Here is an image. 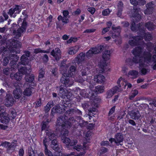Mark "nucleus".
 <instances>
[{
  "label": "nucleus",
  "mask_w": 156,
  "mask_h": 156,
  "mask_svg": "<svg viewBox=\"0 0 156 156\" xmlns=\"http://www.w3.org/2000/svg\"><path fill=\"white\" fill-rule=\"evenodd\" d=\"M130 115L133 119H138L139 118L138 111L136 112L132 111L130 113Z\"/></svg>",
  "instance_id": "37"
},
{
  "label": "nucleus",
  "mask_w": 156,
  "mask_h": 156,
  "mask_svg": "<svg viewBox=\"0 0 156 156\" xmlns=\"http://www.w3.org/2000/svg\"><path fill=\"white\" fill-rule=\"evenodd\" d=\"M75 111V109L71 108L66 111L63 116H60L57 119V125L61 127L59 130L60 135L62 136L61 139L63 142L66 146H73V149L78 151H82L75 156H83L86 153L87 150V147L84 143L83 146L80 144L75 146L77 143V140H71L69 138L66 137L69 133L68 128L71 127L75 121L73 117Z\"/></svg>",
  "instance_id": "1"
},
{
  "label": "nucleus",
  "mask_w": 156,
  "mask_h": 156,
  "mask_svg": "<svg viewBox=\"0 0 156 156\" xmlns=\"http://www.w3.org/2000/svg\"><path fill=\"white\" fill-rule=\"evenodd\" d=\"M48 125V124L43 122L41 127V131L45 130L46 129Z\"/></svg>",
  "instance_id": "63"
},
{
  "label": "nucleus",
  "mask_w": 156,
  "mask_h": 156,
  "mask_svg": "<svg viewBox=\"0 0 156 156\" xmlns=\"http://www.w3.org/2000/svg\"><path fill=\"white\" fill-rule=\"evenodd\" d=\"M115 107V106H113L110 109L108 115V116H110L114 112Z\"/></svg>",
  "instance_id": "58"
},
{
  "label": "nucleus",
  "mask_w": 156,
  "mask_h": 156,
  "mask_svg": "<svg viewBox=\"0 0 156 156\" xmlns=\"http://www.w3.org/2000/svg\"><path fill=\"white\" fill-rule=\"evenodd\" d=\"M35 103L36 104L35 106V108H37L38 107L41 106V98H39L38 100L37 101L35 102Z\"/></svg>",
  "instance_id": "52"
},
{
  "label": "nucleus",
  "mask_w": 156,
  "mask_h": 156,
  "mask_svg": "<svg viewBox=\"0 0 156 156\" xmlns=\"http://www.w3.org/2000/svg\"><path fill=\"white\" fill-rule=\"evenodd\" d=\"M15 100L13 96L9 94H7L6 98L5 101V104L7 107H10L13 105Z\"/></svg>",
  "instance_id": "15"
},
{
  "label": "nucleus",
  "mask_w": 156,
  "mask_h": 156,
  "mask_svg": "<svg viewBox=\"0 0 156 156\" xmlns=\"http://www.w3.org/2000/svg\"><path fill=\"white\" fill-rule=\"evenodd\" d=\"M128 74L132 76H137L138 74V72L136 70H132L129 71L128 72Z\"/></svg>",
  "instance_id": "45"
},
{
  "label": "nucleus",
  "mask_w": 156,
  "mask_h": 156,
  "mask_svg": "<svg viewBox=\"0 0 156 156\" xmlns=\"http://www.w3.org/2000/svg\"><path fill=\"white\" fill-rule=\"evenodd\" d=\"M10 50H5L3 49L1 50L2 52L3 53L2 55L5 56L3 59V65L6 66L9 63V60L11 59L10 64L12 69H16L18 68L19 65L16 63L19 58V56L14 54H12L11 53L12 49H11Z\"/></svg>",
  "instance_id": "3"
},
{
  "label": "nucleus",
  "mask_w": 156,
  "mask_h": 156,
  "mask_svg": "<svg viewBox=\"0 0 156 156\" xmlns=\"http://www.w3.org/2000/svg\"><path fill=\"white\" fill-rule=\"evenodd\" d=\"M112 90L110 89L107 91L106 94L107 95V98H111L113 95L114 94Z\"/></svg>",
  "instance_id": "53"
},
{
  "label": "nucleus",
  "mask_w": 156,
  "mask_h": 156,
  "mask_svg": "<svg viewBox=\"0 0 156 156\" xmlns=\"http://www.w3.org/2000/svg\"><path fill=\"white\" fill-rule=\"evenodd\" d=\"M115 25H113L112 27V29L114 31V32L112 33V36L113 38H116L118 37L120 34L121 30H120V26L115 27Z\"/></svg>",
  "instance_id": "19"
},
{
  "label": "nucleus",
  "mask_w": 156,
  "mask_h": 156,
  "mask_svg": "<svg viewBox=\"0 0 156 156\" xmlns=\"http://www.w3.org/2000/svg\"><path fill=\"white\" fill-rule=\"evenodd\" d=\"M10 119L7 113H2L0 114V120L2 123L6 124L9 122Z\"/></svg>",
  "instance_id": "21"
},
{
  "label": "nucleus",
  "mask_w": 156,
  "mask_h": 156,
  "mask_svg": "<svg viewBox=\"0 0 156 156\" xmlns=\"http://www.w3.org/2000/svg\"><path fill=\"white\" fill-rule=\"evenodd\" d=\"M123 3L122 2H119L117 5L118 10H120L121 12H122L123 7Z\"/></svg>",
  "instance_id": "50"
},
{
  "label": "nucleus",
  "mask_w": 156,
  "mask_h": 156,
  "mask_svg": "<svg viewBox=\"0 0 156 156\" xmlns=\"http://www.w3.org/2000/svg\"><path fill=\"white\" fill-rule=\"evenodd\" d=\"M105 77L101 74H99L94 76V81L95 82V85L96 83H101L104 82Z\"/></svg>",
  "instance_id": "23"
},
{
  "label": "nucleus",
  "mask_w": 156,
  "mask_h": 156,
  "mask_svg": "<svg viewBox=\"0 0 156 156\" xmlns=\"http://www.w3.org/2000/svg\"><path fill=\"white\" fill-rule=\"evenodd\" d=\"M110 51L108 50L105 51L103 53L102 58L103 61H101L98 64L99 67L101 69L102 72L105 70V67L107 66L106 62L110 59Z\"/></svg>",
  "instance_id": "6"
},
{
  "label": "nucleus",
  "mask_w": 156,
  "mask_h": 156,
  "mask_svg": "<svg viewBox=\"0 0 156 156\" xmlns=\"http://www.w3.org/2000/svg\"><path fill=\"white\" fill-rule=\"evenodd\" d=\"M145 26L149 31L154 30V25L153 23L151 21H149L145 24Z\"/></svg>",
  "instance_id": "36"
},
{
  "label": "nucleus",
  "mask_w": 156,
  "mask_h": 156,
  "mask_svg": "<svg viewBox=\"0 0 156 156\" xmlns=\"http://www.w3.org/2000/svg\"><path fill=\"white\" fill-rule=\"evenodd\" d=\"M143 55L145 61L150 62L151 60L152 55L150 52L145 51L144 52Z\"/></svg>",
  "instance_id": "33"
},
{
  "label": "nucleus",
  "mask_w": 156,
  "mask_h": 156,
  "mask_svg": "<svg viewBox=\"0 0 156 156\" xmlns=\"http://www.w3.org/2000/svg\"><path fill=\"white\" fill-rule=\"evenodd\" d=\"M51 72L54 76H57L58 73V69L56 67L52 69Z\"/></svg>",
  "instance_id": "48"
},
{
  "label": "nucleus",
  "mask_w": 156,
  "mask_h": 156,
  "mask_svg": "<svg viewBox=\"0 0 156 156\" xmlns=\"http://www.w3.org/2000/svg\"><path fill=\"white\" fill-rule=\"evenodd\" d=\"M34 79V76L33 74L30 73L27 74L26 75L25 79L27 82L31 83Z\"/></svg>",
  "instance_id": "30"
},
{
  "label": "nucleus",
  "mask_w": 156,
  "mask_h": 156,
  "mask_svg": "<svg viewBox=\"0 0 156 156\" xmlns=\"http://www.w3.org/2000/svg\"><path fill=\"white\" fill-rule=\"evenodd\" d=\"M119 87L117 86H115L112 88L111 90H112V91L114 93V94L116 93L117 91H119Z\"/></svg>",
  "instance_id": "59"
},
{
  "label": "nucleus",
  "mask_w": 156,
  "mask_h": 156,
  "mask_svg": "<svg viewBox=\"0 0 156 156\" xmlns=\"http://www.w3.org/2000/svg\"><path fill=\"white\" fill-rule=\"evenodd\" d=\"M27 23L26 21V18H24L22 23L21 27L18 29L17 30H13V33L16 35V36L20 37L21 35V34L26 31Z\"/></svg>",
  "instance_id": "8"
},
{
  "label": "nucleus",
  "mask_w": 156,
  "mask_h": 156,
  "mask_svg": "<svg viewBox=\"0 0 156 156\" xmlns=\"http://www.w3.org/2000/svg\"><path fill=\"white\" fill-rule=\"evenodd\" d=\"M64 112V109L62 108L58 105H57L52 108L51 114L53 115L55 113L62 114Z\"/></svg>",
  "instance_id": "22"
},
{
  "label": "nucleus",
  "mask_w": 156,
  "mask_h": 156,
  "mask_svg": "<svg viewBox=\"0 0 156 156\" xmlns=\"http://www.w3.org/2000/svg\"><path fill=\"white\" fill-rule=\"evenodd\" d=\"M34 52L35 54H37L39 53H43V50L41 48H35L34 49Z\"/></svg>",
  "instance_id": "64"
},
{
  "label": "nucleus",
  "mask_w": 156,
  "mask_h": 156,
  "mask_svg": "<svg viewBox=\"0 0 156 156\" xmlns=\"http://www.w3.org/2000/svg\"><path fill=\"white\" fill-rule=\"evenodd\" d=\"M80 94L83 97L89 98L92 105L98 107V104L100 102L101 99L95 97V93L93 91H91L87 93L84 90H83L80 91Z\"/></svg>",
  "instance_id": "5"
},
{
  "label": "nucleus",
  "mask_w": 156,
  "mask_h": 156,
  "mask_svg": "<svg viewBox=\"0 0 156 156\" xmlns=\"http://www.w3.org/2000/svg\"><path fill=\"white\" fill-rule=\"evenodd\" d=\"M75 63L74 65H71L69 69L68 74H64L60 79V81L64 86L66 87H70L72 84L70 83V77H73L76 71L77 65Z\"/></svg>",
  "instance_id": "4"
},
{
  "label": "nucleus",
  "mask_w": 156,
  "mask_h": 156,
  "mask_svg": "<svg viewBox=\"0 0 156 156\" xmlns=\"http://www.w3.org/2000/svg\"><path fill=\"white\" fill-rule=\"evenodd\" d=\"M15 89L13 90V94L14 97L16 99H18L20 98L22 94V92L20 87L17 84L15 85Z\"/></svg>",
  "instance_id": "17"
},
{
  "label": "nucleus",
  "mask_w": 156,
  "mask_h": 156,
  "mask_svg": "<svg viewBox=\"0 0 156 156\" xmlns=\"http://www.w3.org/2000/svg\"><path fill=\"white\" fill-rule=\"evenodd\" d=\"M44 152L47 156H51L53 155L51 151L48 149V147H44Z\"/></svg>",
  "instance_id": "47"
},
{
  "label": "nucleus",
  "mask_w": 156,
  "mask_h": 156,
  "mask_svg": "<svg viewBox=\"0 0 156 156\" xmlns=\"http://www.w3.org/2000/svg\"><path fill=\"white\" fill-rule=\"evenodd\" d=\"M154 5L152 2L148 3L146 5L147 9L144 11V13L146 15L152 14L154 9L153 6Z\"/></svg>",
  "instance_id": "20"
},
{
  "label": "nucleus",
  "mask_w": 156,
  "mask_h": 156,
  "mask_svg": "<svg viewBox=\"0 0 156 156\" xmlns=\"http://www.w3.org/2000/svg\"><path fill=\"white\" fill-rule=\"evenodd\" d=\"M27 68L25 67H22L19 69V71L21 74L22 75L27 74Z\"/></svg>",
  "instance_id": "41"
},
{
  "label": "nucleus",
  "mask_w": 156,
  "mask_h": 156,
  "mask_svg": "<svg viewBox=\"0 0 156 156\" xmlns=\"http://www.w3.org/2000/svg\"><path fill=\"white\" fill-rule=\"evenodd\" d=\"M62 14L65 18H67V16L69 14V12L68 10H64L62 12Z\"/></svg>",
  "instance_id": "62"
},
{
  "label": "nucleus",
  "mask_w": 156,
  "mask_h": 156,
  "mask_svg": "<svg viewBox=\"0 0 156 156\" xmlns=\"http://www.w3.org/2000/svg\"><path fill=\"white\" fill-rule=\"evenodd\" d=\"M129 44L132 47L136 46L139 44V42L133 40H130L128 41Z\"/></svg>",
  "instance_id": "40"
},
{
  "label": "nucleus",
  "mask_w": 156,
  "mask_h": 156,
  "mask_svg": "<svg viewBox=\"0 0 156 156\" xmlns=\"http://www.w3.org/2000/svg\"><path fill=\"white\" fill-rule=\"evenodd\" d=\"M20 60L21 61L20 63L23 65H26L29 64V60L28 57L23 55L21 57Z\"/></svg>",
  "instance_id": "31"
},
{
  "label": "nucleus",
  "mask_w": 156,
  "mask_h": 156,
  "mask_svg": "<svg viewBox=\"0 0 156 156\" xmlns=\"http://www.w3.org/2000/svg\"><path fill=\"white\" fill-rule=\"evenodd\" d=\"M92 76H87L85 79V80L88 82L90 84V87H92L95 85V82L94 81V79H92Z\"/></svg>",
  "instance_id": "29"
},
{
  "label": "nucleus",
  "mask_w": 156,
  "mask_h": 156,
  "mask_svg": "<svg viewBox=\"0 0 156 156\" xmlns=\"http://www.w3.org/2000/svg\"><path fill=\"white\" fill-rule=\"evenodd\" d=\"M13 77L15 80H21L22 78V75L20 72H17L14 74Z\"/></svg>",
  "instance_id": "42"
},
{
  "label": "nucleus",
  "mask_w": 156,
  "mask_h": 156,
  "mask_svg": "<svg viewBox=\"0 0 156 156\" xmlns=\"http://www.w3.org/2000/svg\"><path fill=\"white\" fill-rule=\"evenodd\" d=\"M130 3L134 6H136L138 4L137 0H129Z\"/></svg>",
  "instance_id": "60"
},
{
  "label": "nucleus",
  "mask_w": 156,
  "mask_h": 156,
  "mask_svg": "<svg viewBox=\"0 0 156 156\" xmlns=\"http://www.w3.org/2000/svg\"><path fill=\"white\" fill-rule=\"evenodd\" d=\"M16 115V111L13 109L11 110L10 116L11 118L13 119H14Z\"/></svg>",
  "instance_id": "51"
},
{
  "label": "nucleus",
  "mask_w": 156,
  "mask_h": 156,
  "mask_svg": "<svg viewBox=\"0 0 156 156\" xmlns=\"http://www.w3.org/2000/svg\"><path fill=\"white\" fill-rule=\"evenodd\" d=\"M140 70V72L142 75H145L147 72V69L143 68L139 69Z\"/></svg>",
  "instance_id": "55"
},
{
  "label": "nucleus",
  "mask_w": 156,
  "mask_h": 156,
  "mask_svg": "<svg viewBox=\"0 0 156 156\" xmlns=\"http://www.w3.org/2000/svg\"><path fill=\"white\" fill-rule=\"evenodd\" d=\"M92 104L90 101L87 102H85L83 104H82V106L84 109L86 110H88L89 111V112H91L92 110L91 109V106H92ZM92 111H94L92 110Z\"/></svg>",
  "instance_id": "25"
},
{
  "label": "nucleus",
  "mask_w": 156,
  "mask_h": 156,
  "mask_svg": "<svg viewBox=\"0 0 156 156\" xmlns=\"http://www.w3.org/2000/svg\"><path fill=\"white\" fill-rule=\"evenodd\" d=\"M59 94L62 98H64L65 96H66L68 99L69 101H66V103H68L66 104H69V103L70 101L72 99V94L68 93L67 90L66 89L64 88L63 87L60 88L59 90Z\"/></svg>",
  "instance_id": "13"
},
{
  "label": "nucleus",
  "mask_w": 156,
  "mask_h": 156,
  "mask_svg": "<svg viewBox=\"0 0 156 156\" xmlns=\"http://www.w3.org/2000/svg\"><path fill=\"white\" fill-rule=\"evenodd\" d=\"M51 148L57 152V154H53L51 156H62V154L61 149L56 140L54 139L51 142Z\"/></svg>",
  "instance_id": "10"
},
{
  "label": "nucleus",
  "mask_w": 156,
  "mask_h": 156,
  "mask_svg": "<svg viewBox=\"0 0 156 156\" xmlns=\"http://www.w3.org/2000/svg\"><path fill=\"white\" fill-rule=\"evenodd\" d=\"M24 151L23 148L20 149L19 152L18 154L19 156H24Z\"/></svg>",
  "instance_id": "61"
},
{
  "label": "nucleus",
  "mask_w": 156,
  "mask_h": 156,
  "mask_svg": "<svg viewBox=\"0 0 156 156\" xmlns=\"http://www.w3.org/2000/svg\"><path fill=\"white\" fill-rule=\"evenodd\" d=\"M51 140L47 136H45L43 139V144L44 147H48L47 145L48 144Z\"/></svg>",
  "instance_id": "39"
},
{
  "label": "nucleus",
  "mask_w": 156,
  "mask_h": 156,
  "mask_svg": "<svg viewBox=\"0 0 156 156\" xmlns=\"http://www.w3.org/2000/svg\"><path fill=\"white\" fill-rule=\"evenodd\" d=\"M94 48L95 50H96V51H97L96 53L97 54L102 51L103 48H104V46L103 45H100L99 46L95 47H94Z\"/></svg>",
  "instance_id": "44"
},
{
  "label": "nucleus",
  "mask_w": 156,
  "mask_h": 156,
  "mask_svg": "<svg viewBox=\"0 0 156 156\" xmlns=\"http://www.w3.org/2000/svg\"><path fill=\"white\" fill-rule=\"evenodd\" d=\"M58 20L59 21L62 20L63 23L66 24L69 22V20L67 18H65L64 17H62L61 15H59L57 18Z\"/></svg>",
  "instance_id": "38"
},
{
  "label": "nucleus",
  "mask_w": 156,
  "mask_h": 156,
  "mask_svg": "<svg viewBox=\"0 0 156 156\" xmlns=\"http://www.w3.org/2000/svg\"><path fill=\"white\" fill-rule=\"evenodd\" d=\"M79 66V69H81L80 70V74L82 76L87 75L90 72V69L92 68L91 65L89 62Z\"/></svg>",
  "instance_id": "9"
},
{
  "label": "nucleus",
  "mask_w": 156,
  "mask_h": 156,
  "mask_svg": "<svg viewBox=\"0 0 156 156\" xmlns=\"http://www.w3.org/2000/svg\"><path fill=\"white\" fill-rule=\"evenodd\" d=\"M14 141L16 142L12 141L10 143L6 141L2 142L0 144V146L5 147L7 153H9L10 151L12 152H13L17 146V141L14 140Z\"/></svg>",
  "instance_id": "7"
},
{
  "label": "nucleus",
  "mask_w": 156,
  "mask_h": 156,
  "mask_svg": "<svg viewBox=\"0 0 156 156\" xmlns=\"http://www.w3.org/2000/svg\"><path fill=\"white\" fill-rule=\"evenodd\" d=\"M138 92L136 90H134L129 96V99L132 100L138 94Z\"/></svg>",
  "instance_id": "43"
},
{
  "label": "nucleus",
  "mask_w": 156,
  "mask_h": 156,
  "mask_svg": "<svg viewBox=\"0 0 156 156\" xmlns=\"http://www.w3.org/2000/svg\"><path fill=\"white\" fill-rule=\"evenodd\" d=\"M97 51L95 50L94 47H92L86 52V56L89 59L91 58L94 54H97Z\"/></svg>",
  "instance_id": "24"
},
{
  "label": "nucleus",
  "mask_w": 156,
  "mask_h": 156,
  "mask_svg": "<svg viewBox=\"0 0 156 156\" xmlns=\"http://www.w3.org/2000/svg\"><path fill=\"white\" fill-rule=\"evenodd\" d=\"M115 143H119L122 142L123 140V136L122 134L121 133H118L115 136Z\"/></svg>",
  "instance_id": "27"
},
{
  "label": "nucleus",
  "mask_w": 156,
  "mask_h": 156,
  "mask_svg": "<svg viewBox=\"0 0 156 156\" xmlns=\"http://www.w3.org/2000/svg\"><path fill=\"white\" fill-rule=\"evenodd\" d=\"M139 36H135L132 37V38L135 41H138L143 40L141 35L138 34Z\"/></svg>",
  "instance_id": "46"
},
{
  "label": "nucleus",
  "mask_w": 156,
  "mask_h": 156,
  "mask_svg": "<svg viewBox=\"0 0 156 156\" xmlns=\"http://www.w3.org/2000/svg\"><path fill=\"white\" fill-rule=\"evenodd\" d=\"M95 89L96 91L98 92V93H101L104 91L103 87L101 86H98L95 87Z\"/></svg>",
  "instance_id": "49"
},
{
  "label": "nucleus",
  "mask_w": 156,
  "mask_h": 156,
  "mask_svg": "<svg viewBox=\"0 0 156 156\" xmlns=\"http://www.w3.org/2000/svg\"><path fill=\"white\" fill-rule=\"evenodd\" d=\"M34 89V87H31L26 88L23 92V95L27 96H30L32 94V90Z\"/></svg>",
  "instance_id": "26"
},
{
  "label": "nucleus",
  "mask_w": 156,
  "mask_h": 156,
  "mask_svg": "<svg viewBox=\"0 0 156 156\" xmlns=\"http://www.w3.org/2000/svg\"><path fill=\"white\" fill-rule=\"evenodd\" d=\"M46 136H47L51 140L53 139L51 141L54 139H55L57 140L56 139H54V137H55L56 135L54 133L53 131H51L46 130Z\"/></svg>",
  "instance_id": "32"
},
{
  "label": "nucleus",
  "mask_w": 156,
  "mask_h": 156,
  "mask_svg": "<svg viewBox=\"0 0 156 156\" xmlns=\"http://www.w3.org/2000/svg\"><path fill=\"white\" fill-rule=\"evenodd\" d=\"M45 75V69L41 68H40L39 71V74L38 76V80H40L41 79L43 78Z\"/></svg>",
  "instance_id": "34"
},
{
  "label": "nucleus",
  "mask_w": 156,
  "mask_h": 156,
  "mask_svg": "<svg viewBox=\"0 0 156 156\" xmlns=\"http://www.w3.org/2000/svg\"><path fill=\"white\" fill-rule=\"evenodd\" d=\"M87 10L91 14H93L95 11V9L94 7H89L88 8Z\"/></svg>",
  "instance_id": "56"
},
{
  "label": "nucleus",
  "mask_w": 156,
  "mask_h": 156,
  "mask_svg": "<svg viewBox=\"0 0 156 156\" xmlns=\"http://www.w3.org/2000/svg\"><path fill=\"white\" fill-rule=\"evenodd\" d=\"M79 49L78 47L76 46L70 47L68 50V54L70 55H74L77 52Z\"/></svg>",
  "instance_id": "28"
},
{
  "label": "nucleus",
  "mask_w": 156,
  "mask_h": 156,
  "mask_svg": "<svg viewBox=\"0 0 156 156\" xmlns=\"http://www.w3.org/2000/svg\"><path fill=\"white\" fill-rule=\"evenodd\" d=\"M128 61L129 62L132 61L133 63L135 64L139 63V69H140L142 68L145 67V64L143 62V60L140 58H136V57H133L132 60L130 58H128L127 59L126 61Z\"/></svg>",
  "instance_id": "16"
},
{
  "label": "nucleus",
  "mask_w": 156,
  "mask_h": 156,
  "mask_svg": "<svg viewBox=\"0 0 156 156\" xmlns=\"http://www.w3.org/2000/svg\"><path fill=\"white\" fill-rule=\"evenodd\" d=\"M51 55L54 57L57 61L59 60L61 58V54L56 53L54 49L52 50L51 52Z\"/></svg>",
  "instance_id": "35"
},
{
  "label": "nucleus",
  "mask_w": 156,
  "mask_h": 156,
  "mask_svg": "<svg viewBox=\"0 0 156 156\" xmlns=\"http://www.w3.org/2000/svg\"><path fill=\"white\" fill-rule=\"evenodd\" d=\"M143 50V48L140 46H138L135 47L133 49L132 53L134 55L133 57H136V58L138 57L141 58L140 55L142 54Z\"/></svg>",
  "instance_id": "18"
},
{
  "label": "nucleus",
  "mask_w": 156,
  "mask_h": 156,
  "mask_svg": "<svg viewBox=\"0 0 156 156\" xmlns=\"http://www.w3.org/2000/svg\"><path fill=\"white\" fill-rule=\"evenodd\" d=\"M96 30V29L93 28L91 29H87L85 30L83 32L84 33H90L94 32Z\"/></svg>",
  "instance_id": "57"
},
{
  "label": "nucleus",
  "mask_w": 156,
  "mask_h": 156,
  "mask_svg": "<svg viewBox=\"0 0 156 156\" xmlns=\"http://www.w3.org/2000/svg\"><path fill=\"white\" fill-rule=\"evenodd\" d=\"M43 62L45 63H47L49 60V58L47 54H44L42 57Z\"/></svg>",
  "instance_id": "54"
},
{
  "label": "nucleus",
  "mask_w": 156,
  "mask_h": 156,
  "mask_svg": "<svg viewBox=\"0 0 156 156\" xmlns=\"http://www.w3.org/2000/svg\"><path fill=\"white\" fill-rule=\"evenodd\" d=\"M20 42L19 41L17 40L13 39L12 41L10 43V45L9 46V48L4 47L3 49L5 50H11V49H12V51H11V53H14L15 52V48H17L20 46Z\"/></svg>",
  "instance_id": "14"
},
{
  "label": "nucleus",
  "mask_w": 156,
  "mask_h": 156,
  "mask_svg": "<svg viewBox=\"0 0 156 156\" xmlns=\"http://www.w3.org/2000/svg\"><path fill=\"white\" fill-rule=\"evenodd\" d=\"M132 16L134 18L135 21H133L131 23L130 29L131 30L136 32L138 30L139 31L137 32V34L142 35L143 39H144L146 41H149L152 38L151 34L149 32L146 33L145 30L141 28V25L140 23H139L136 25L135 22L137 23L139 22L141 18V16L139 13V10L138 9L136 8H133Z\"/></svg>",
  "instance_id": "2"
},
{
  "label": "nucleus",
  "mask_w": 156,
  "mask_h": 156,
  "mask_svg": "<svg viewBox=\"0 0 156 156\" xmlns=\"http://www.w3.org/2000/svg\"><path fill=\"white\" fill-rule=\"evenodd\" d=\"M21 6L18 5H16L15 7H13L9 9L7 13L11 17L15 18L17 14H20L22 9Z\"/></svg>",
  "instance_id": "11"
},
{
  "label": "nucleus",
  "mask_w": 156,
  "mask_h": 156,
  "mask_svg": "<svg viewBox=\"0 0 156 156\" xmlns=\"http://www.w3.org/2000/svg\"><path fill=\"white\" fill-rule=\"evenodd\" d=\"M86 54L85 53L82 52L79 53L73 61V64L77 63L78 65L85 64L84 61L85 60Z\"/></svg>",
  "instance_id": "12"
}]
</instances>
